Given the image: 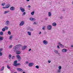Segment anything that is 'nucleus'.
Masks as SVG:
<instances>
[{
    "mask_svg": "<svg viewBox=\"0 0 73 73\" xmlns=\"http://www.w3.org/2000/svg\"><path fill=\"white\" fill-rule=\"evenodd\" d=\"M13 38V36H12V35H11L9 37V38L10 40H12V38Z\"/></svg>",
    "mask_w": 73,
    "mask_h": 73,
    "instance_id": "19",
    "label": "nucleus"
},
{
    "mask_svg": "<svg viewBox=\"0 0 73 73\" xmlns=\"http://www.w3.org/2000/svg\"><path fill=\"white\" fill-rule=\"evenodd\" d=\"M34 13H35V12L33 11V12H32L31 13V14L32 15H34Z\"/></svg>",
    "mask_w": 73,
    "mask_h": 73,
    "instance_id": "31",
    "label": "nucleus"
},
{
    "mask_svg": "<svg viewBox=\"0 0 73 73\" xmlns=\"http://www.w3.org/2000/svg\"><path fill=\"white\" fill-rule=\"evenodd\" d=\"M30 20L31 21H35V20H36V19L31 17L30 18Z\"/></svg>",
    "mask_w": 73,
    "mask_h": 73,
    "instance_id": "8",
    "label": "nucleus"
},
{
    "mask_svg": "<svg viewBox=\"0 0 73 73\" xmlns=\"http://www.w3.org/2000/svg\"><path fill=\"white\" fill-rule=\"evenodd\" d=\"M15 7H11L10 8V10H11V11H14L15 10Z\"/></svg>",
    "mask_w": 73,
    "mask_h": 73,
    "instance_id": "9",
    "label": "nucleus"
},
{
    "mask_svg": "<svg viewBox=\"0 0 73 73\" xmlns=\"http://www.w3.org/2000/svg\"><path fill=\"white\" fill-rule=\"evenodd\" d=\"M40 34H41V32L40 31V33H39V34L40 35Z\"/></svg>",
    "mask_w": 73,
    "mask_h": 73,
    "instance_id": "56",
    "label": "nucleus"
},
{
    "mask_svg": "<svg viewBox=\"0 0 73 73\" xmlns=\"http://www.w3.org/2000/svg\"><path fill=\"white\" fill-rule=\"evenodd\" d=\"M8 35H11V33L10 31H8Z\"/></svg>",
    "mask_w": 73,
    "mask_h": 73,
    "instance_id": "29",
    "label": "nucleus"
},
{
    "mask_svg": "<svg viewBox=\"0 0 73 73\" xmlns=\"http://www.w3.org/2000/svg\"><path fill=\"white\" fill-rule=\"evenodd\" d=\"M17 70H18V71H20V72H22V71H23V69L20 68H17Z\"/></svg>",
    "mask_w": 73,
    "mask_h": 73,
    "instance_id": "12",
    "label": "nucleus"
},
{
    "mask_svg": "<svg viewBox=\"0 0 73 73\" xmlns=\"http://www.w3.org/2000/svg\"><path fill=\"white\" fill-rule=\"evenodd\" d=\"M3 55V54H2V52L0 51V56H1Z\"/></svg>",
    "mask_w": 73,
    "mask_h": 73,
    "instance_id": "38",
    "label": "nucleus"
},
{
    "mask_svg": "<svg viewBox=\"0 0 73 73\" xmlns=\"http://www.w3.org/2000/svg\"><path fill=\"white\" fill-rule=\"evenodd\" d=\"M24 24L25 23L23 21H21L20 24H19V25L20 26H23V25H24Z\"/></svg>",
    "mask_w": 73,
    "mask_h": 73,
    "instance_id": "4",
    "label": "nucleus"
},
{
    "mask_svg": "<svg viewBox=\"0 0 73 73\" xmlns=\"http://www.w3.org/2000/svg\"><path fill=\"white\" fill-rule=\"evenodd\" d=\"M25 14H26V13L24 12L23 14V15L24 16V15H25Z\"/></svg>",
    "mask_w": 73,
    "mask_h": 73,
    "instance_id": "43",
    "label": "nucleus"
},
{
    "mask_svg": "<svg viewBox=\"0 0 73 73\" xmlns=\"http://www.w3.org/2000/svg\"><path fill=\"white\" fill-rule=\"evenodd\" d=\"M20 9L22 12H24L25 11V9L24 8H22V7H20Z\"/></svg>",
    "mask_w": 73,
    "mask_h": 73,
    "instance_id": "7",
    "label": "nucleus"
},
{
    "mask_svg": "<svg viewBox=\"0 0 73 73\" xmlns=\"http://www.w3.org/2000/svg\"><path fill=\"white\" fill-rule=\"evenodd\" d=\"M51 15H52V14L50 12H49L48 13V16L49 17H50V16H51Z\"/></svg>",
    "mask_w": 73,
    "mask_h": 73,
    "instance_id": "24",
    "label": "nucleus"
},
{
    "mask_svg": "<svg viewBox=\"0 0 73 73\" xmlns=\"http://www.w3.org/2000/svg\"><path fill=\"white\" fill-rule=\"evenodd\" d=\"M10 6H11V5L9 4H8L7 5L6 8H9L10 7Z\"/></svg>",
    "mask_w": 73,
    "mask_h": 73,
    "instance_id": "21",
    "label": "nucleus"
},
{
    "mask_svg": "<svg viewBox=\"0 0 73 73\" xmlns=\"http://www.w3.org/2000/svg\"><path fill=\"white\" fill-rule=\"evenodd\" d=\"M71 47H72V48H73V45H71Z\"/></svg>",
    "mask_w": 73,
    "mask_h": 73,
    "instance_id": "57",
    "label": "nucleus"
},
{
    "mask_svg": "<svg viewBox=\"0 0 73 73\" xmlns=\"http://www.w3.org/2000/svg\"><path fill=\"white\" fill-rule=\"evenodd\" d=\"M15 56H12L11 57V59L12 60H13L15 58Z\"/></svg>",
    "mask_w": 73,
    "mask_h": 73,
    "instance_id": "27",
    "label": "nucleus"
},
{
    "mask_svg": "<svg viewBox=\"0 0 73 73\" xmlns=\"http://www.w3.org/2000/svg\"><path fill=\"white\" fill-rule=\"evenodd\" d=\"M3 50V48H1L0 49V52H1Z\"/></svg>",
    "mask_w": 73,
    "mask_h": 73,
    "instance_id": "41",
    "label": "nucleus"
},
{
    "mask_svg": "<svg viewBox=\"0 0 73 73\" xmlns=\"http://www.w3.org/2000/svg\"><path fill=\"white\" fill-rule=\"evenodd\" d=\"M57 72L59 73H60L61 72V70H58Z\"/></svg>",
    "mask_w": 73,
    "mask_h": 73,
    "instance_id": "35",
    "label": "nucleus"
},
{
    "mask_svg": "<svg viewBox=\"0 0 73 73\" xmlns=\"http://www.w3.org/2000/svg\"><path fill=\"white\" fill-rule=\"evenodd\" d=\"M63 11H65V10H63Z\"/></svg>",
    "mask_w": 73,
    "mask_h": 73,
    "instance_id": "60",
    "label": "nucleus"
},
{
    "mask_svg": "<svg viewBox=\"0 0 73 73\" xmlns=\"http://www.w3.org/2000/svg\"><path fill=\"white\" fill-rule=\"evenodd\" d=\"M47 19H48V18H45V20H47Z\"/></svg>",
    "mask_w": 73,
    "mask_h": 73,
    "instance_id": "55",
    "label": "nucleus"
},
{
    "mask_svg": "<svg viewBox=\"0 0 73 73\" xmlns=\"http://www.w3.org/2000/svg\"><path fill=\"white\" fill-rule=\"evenodd\" d=\"M4 67L3 66L1 68V70L2 71L3 70H4Z\"/></svg>",
    "mask_w": 73,
    "mask_h": 73,
    "instance_id": "37",
    "label": "nucleus"
},
{
    "mask_svg": "<svg viewBox=\"0 0 73 73\" xmlns=\"http://www.w3.org/2000/svg\"><path fill=\"white\" fill-rule=\"evenodd\" d=\"M33 65H34V63H30L29 64V67H31V66H32Z\"/></svg>",
    "mask_w": 73,
    "mask_h": 73,
    "instance_id": "6",
    "label": "nucleus"
},
{
    "mask_svg": "<svg viewBox=\"0 0 73 73\" xmlns=\"http://www.w3.org/2000/svg\"><path fill=\"white\" fill-rule=\"evenodd\" d=\"M48 63H50V62H51V61H50V60H48Z\"/></svg>",
    "mask_w": 73,
    "mask_h": 73,
    "instance_id": "48",
    "label": "nucleus"
},
{
    "mask_svg": "<svg viewBox=\"0 0 73 73\" xmlns=\"http://www.w3.org/2000/svg\"><path fill=\"white\" fill-rule=\"evenodd\" d=\"M9 11H6L4 12V14H7V13H9Z\"/></svg>",
    "mask_w": 73,
    "mask_h": 73,
    "instance_id": "18",
    "label": "nucleus"
},
{
    "mask_svg": "<svg viewBox=\"0 0 73 73\" xmlns=\"http://www.w3.org/2000/svg\"><path fill=\"white\" fill-rule=\"evenodd\" d=\"M35 68H37V69H38V68H39V66H38L37 65L35 66Z\"/></svg>",
    "mask_w": 73,
    "mask_h": 73,
    "instance_id": "36",
    "label": "nucleus"
},
{
    "mask_svg": "<svg viewBox=\"0 0 73 73\" xmlns=\"http://www.w3.org/2000/svg\"><path fill=\"white\" fill-rule=\"evenodd\" d=\"M6 25H8L9 24V21H7L6 22Z\"/></svg>",
    "mask_w": 73,
    "mask_h": 73,
    "instance_id": "14",
    "label": "nucleus"
},
{
    "mask_svg": "<svg viewBox=\"0 0 73 73\" xmlns=\"http://www.w3.org/2000/svg\"><path fill=\"white\" fill-rule=\"evenodd\" d=\"M2 31H3V32H5V28L2 29Z\"/></svg>",
    "mask_w": 73,
    "mask_h": 73,
    "instance_id": "30",
    "label": "nucleus"
},
{
    "mask_svg": "<svg viewBox=\"0 0 73 73\" xmlns=\"http://www.w3.org/2000/svg\"><path fill=\"white\" fill-rule=\"evenodd\" d=\"M31 49H29V52H30V51H31Z\"/></svg>",
    "mask_w": 73,
    "mask_h": 73,
    "instance_id": "52",
    "label": "nucleus"
},
{
    "mask_svg": "<svg viewBox=\"0 0 73 73\" xmlns=\"http://www.w3.org/2000/svg\"><path fill=\"white\" fill-rule=\"evenodd\" d=\"M63 18V17L62 16H61L60 17V19H62Z\"/></svg>",
    "mask_w": 73,
    "mask_h": 73,
    "instance_id": "49",
    "label": "nucleus"
},
{
    "mask_svg": "<svg viewBox=\"0 0 73 73\" xmlns=\"http://www.w3.org/2000/svg\"><path fill=\"white\" fill-rule=\"evenodd\" d=\"M17 63V60H15L14 61V65H13L14 66H15V64H16Z\"/></svg>",
    "mask_w": 73,
    "mask_h": 73,
    "instance_id": "16",
    "label": "nucleus"
},
{
    "mask_svg": "<svg viewBox=\"0 0 73 73\" xmlns=\"http://www.w3.org/2000/svg\"><path fill=\"white\" fill-rule=\"evenodd\" d=\"M45 26H44L42 28V29L43 30H45Z\"/></svg>",
    "mask_w": 73,
    "mask_h": 73,
    "instance_id": "40",
    "label": "nucleus"
},
{
    "mask_svg": "<svg viewBox=\"0 0 73 73\" xmlns=\"http://www.w3.org/2000/svg\"><path fill=\"white\" fill-rule=\"evenodd\" d=\"M30 0H27V1H29Z\"/></svg>",
    "mask_w": 73,
    "mask_h": 73,
    "instance_id": "58",
    "label": "nucleus"
},
{
    "mask_svg": "<svg viewBox=\"0 0 73 73\" xmlns=\"http://www.w3.org/2000/svg\"><path fill=\"white\" fill-rule=\"evenodd\" d=\"M43 44H44V45H47V44L48 43V42L45 40H44L43 41Z\"/></svg>",
    "mask_w": 73,
    "mask_h": 73,
    "instance_id": "3",
    "label": "nucleus"
},
{
    "mask_svg": "<svg viewBox=\"0 0 73 73\" xmlns=\"http://www.w3.org/2000/svg\"><path fill=\"white\" fill-rule=\"evenodd\" d=\"M28 7L29 8H31V6H30V5H29V6H28Z\"/></svg>",
    "mask_w": 73,
    "mask_h": 73,
    "instance_id": "53",
    "label": "nucleus"
},
{
    "mask_svg": "<svg viewBox=\"0 0 73 73\" xmlns=\"http://www.w3.org/2000/svg\"><path fill=\"white\" fill-rule=\"evenodd\" d=\"M3 38L2 37H0V41L3 40Z\"/></svg>",
    "mask_w": 73,
    "mask_h": 73,
    "instance_id": "28",
    "label": "nucleus"
},
{
    "mask_svg": "<svg viewBox=\"0 0 73 73\" xmlns=\"http://www.w3.org/2000/svg\"><path fill=\"white\" fill-rule=\"evenodd\" d=\"M27 48V46H24V47H22V50H24L25 49H26V48Z\"/></svg>",
    "mask_w": 73,
    "mask_h": 73,
    "instance_id": "20",
    "label": "nucleus"
},
{
    "mask_svg": "<svg viewBox=\"0 0 73 73\" xmlns=\"http://www.w3.org/2000/svg\"><path fill=\"white\" fill-rule=\"evenodd\" d=\"M52 26H54V27H56V25H57V24H56V23H54L52 24Z\"/></svg>",
    "mask_w": 73,
    "mask_h": 73,
    "instance_id": "15",
    "label": "nucleus"
},
{
    "mask_svg": "<svg viewBox=\"0 0 73 73\" xmlns=\"http://www.w3.org/2000/svg\"><path fill=\"white\" fill-rule=\"evenodd\" d=\"M21 51L18 50L16 52V53L17 54H20L21 53Z\"/></svg>",
    "mask_w": 73,
    "mask_h": 73,
    "instance_id": "13",
    "label": "nucleus"
},
{
    "mask_svg": "<svg viewBox=\"0 0 73 73\" xmlns=\"http://www.w3.org/2000/svg\"><path fill=\"white\" fill-rule=\"evenodd\" d=\"M30 31H33V29L32 28H30L29 29Z\"/></svg>",
    "mask_w": 73,
    "mask_h": 73,
    "instance_id": "32",
    "label": "nucleus"
},
{
    "mask_svg": "<svg viewBox=\"0 0 73 73\" xmlns=\"http://www.w3.org/2000/svg\"><path fill=\"white\" fill-rule=\"evenodd\" d=\"M17 59H21V57L19 55H17Z\"/></svg>",
    "mask_w": 73,
    "mask_h": 73,
    "instance_id": "10",
    "label": "nucleus"
},
{
    "mask_svg": "<svg viewBox=\"0 0 73 73\" xmlns=\"http://www.w3.org/2000/svg\"><path fill=\"white\" fill-rule=\"evenodd\" d=\"M72 4H73V1L72 2Z\"/></svg>",
    "mask_w": 73,
    "mask_h": 73,
    "instance_id": "61",
    "label": "nucleus"
},
{
    "mask_svg": "<svg viewBox=\"0 0 73 73\" xmlns=\"http://www.w3.org/2000/svg\"><path fill=\"white\" fill-rule=\"evenodd\" d=\"M60 46L62 47V48H63V47H64V46L63 45H62V44H61Z\"/></svg>",
    "mask_w": 73,
    "mask_h": 73,
    "instance_id": "42",
    "label": "nucleus"
},
{
    "mask_svg": "<svg viewBox=\"0 0 73 73\" xmlns=\"http://www.w3.org/2000/svg\"><path fill=\"white\" fill-rule=\"evenodd\" d=\"M27 34H28L29 36H31V33L29 32H27Z\"/></svg>",
    "mask_w": 73,
    "mask_h": 73,
    "instance_id": "23",
    "label": "nucleus"
},
{
    "mask_svg": "<svg viewBox=\"0 0 73 73\" xmlns=\"http://www.w3.org/2000/svg\"><path fill=\"white\" fill-rule=\"evenodd\" d=\"M0 35H3V32H0Z\"/></svg>",
    "mask_w": 73,
    "mask_h": 73,
    "instance_id": "33",
    "label": "nucleus"
},
{
    "mask_svg": "<svg viewBox=\"0 0 73 73\" xmlns=\"http://www.w3.org/2000/svg\"><path fill=\"white\" fill-rule=\"evenodd\" d=\"M57 48L58 49H60V47L59 46V45H57Z\"/></svg>",
    "mask_w": 73,
    "mask_h": 73,
    "instance_id": "47",
    "label": "nucleus"
},
{
    "mask_svg": "<svg viewBox=\"0 0 73 73\" xmlns=\"http://www.w3.org/2000/svg\"><path fill=\"white\" fill-rule=\"evenodd\" d=\"M58 69L59 70H61V69H62V67H61V66H60L58 67Z\"/></svg>",
    "mask_w": 73,
    "mask_h": 73,
    "instance_id": "25",
    "label": "nucleus"
},
{
    "mask_svg": "<svg viewBox=\"0 0 73 73\" xmlns=\"http://www.w3.org/2000/svg\"><path fill=\"white\" fill-rule=\"evenodd\" d=\"M29 63V62H28V61H27V62H26V64H28Z\"/></svg>",
    "mask_w": 73,
    "mask_h": 73,
    "instance_id": "44",
    "label": "nucleus"
},
{
    "mask_svg": "<svg viewBox=\"0 0 73 73\" xmlns=\"http://www.w3.org/2000/svg\"><path fill=\"white\" fill-rule=\"evenodd\" d=\"M54 52H55V53L57 54H58V55H59V56H60V54L58 53V51H57V50H55Z\"/></svg>",
    "mask_w": 73,
    "mask_h": 73,
    "instance_id": "5",
    "label": "nucleus"
},
{
    "mask_svg": "<svg viewBox=\"0 0 73 73\" xmlns=\"http://www.w3.org/2000/svg\"><path fill=\"white\" fill-rule=\"evenodd\" d=\"M18 61H20V60H21V59H18Z\"/></svg>",
    "mask_w": 73,
    "mask_h": 73,
    "instance_id": "54",
    "label": "nucleus"
},
{
    "mask_svg": "<svg viewBox=\"0 0 73 73\" xmlns=\"http://www.w3.org/2000/svg\"><path fill=\"white\" fill-rule=\"evenodd\" d=\"M7 67L8 69H11V67H9L8 65L7 66Z\"/></svg>",
    "mask_w": 73,
    "mask_h": 73,
    "instance_id": "34",
    "label": "nucleus"
},
{
    "mask_svg": "<svg viewBox=\"0 0 73 73\" xmlns=\"http://www.w3.org/2000/svg\"><path fill=\"white\" fill-rule=\"evenodd\" d=\"M12 57V55L10 54L9 55V59H11V57Z\"/></svg>",
    "mask_w": 73,
    "mask_h": 73,
    "instance_id": "22",
    "label": "nucleus"
},
{
    "mask_svg": "<svg viewBox=\"0 0 73 73\" xmlns=\"http://www.w3.org/2000/svg\"><path fill=\"white\" fill-rule=\"evenodd\" d=\"M58 44L60 46L61 45V44L60 42L58 43Z\"/></svg>",
    "mask_w": 73,
    "mask_h": 73,
    "instance_id": "50",
    "label": "nucleus"
},
{
    "mask_svg": "<svg viewBox=\"0 0 73 73\" xmlns=\"http://www.w3.org/2000/svg\"><path fill=\"white\" fill-rule=\"evenodd\" d=\"M5 30H8V27L7 26H5Z\"/></svg>",
    "mask_w": 73,
    "mask_h": 73,
    "instance_id": "26",
    "label": "nucleus"
},
{
    "mask_svg": "<svg viewBox=\"0 0 73 73\" xmlns=\"http://www.w3.org/2000/svg\"><path fill=\"white\" fill-rule=\"evenodd\" d=\"M33 24H34V25H35L36 24H36V22H34V23H33Z\"/></svg>",
    "mask_w": 73,
    "mask_h": 73,
    "instance_id": "45",
    "label": "nucleus"
},
{
    "mask_svg": "<svg viewBox=\"0 0 73 73\" xmlns=\"http://www.w3.org/2000/svg\"><path fill=\"white\" fill-rule=\"evenodd\" d=\"M20 46V44H18L17 45L15 46L13 48L14 52H16L19 50V47Z\"/></svg>",
    "mask_w": 73,
    "mask_h": 73,
    "instance_id": "1",
    "label": "nucleus"
},
{
    "mask_svg": "<svg viewBox=\"0 0 73 73\" xmlns=\"http://www.w3.org/2000/svg\"><path fill=\"white\" fill-rule=\"evenodd\" d=\"M62 51L63 52H66L68 51V50L66 49H63L62 50Z\"/></svg>",
    "mask_w": 73,
    "mask_h": 73,
    "instance_id": "11",
    "label": "nucleus"
},
{
    "mask_svg": "<svg viewBox=\"0 0 73 73\" xmlns=\"http://www.w3.org/2000/svg\"><path fill=\"white\" fill-rule=\"evenodd\" d=\"M23 73H25V72H23Z\"/></svg>",
    "mask_w": 73,
    "mask_h": 73,
    "instance_id": "59",
    "label": "nucleus"
},
{
    "mask_svg": "<svg viewBox=\"0 0 73 73\" xmlns=\"http://www.w3.org/2000/svg\"><path fill=\"white\" fill-rule=\"evenodd\" d=\"M13 46L12 45H11L9 46V48H12Z\"/></svg>",
    "mask_w": 73,
    "mask_h": 73,
    "instance_id": "39",
    "label": "nucleus"
},
{
    "mask_svg": "<svg viewBox=\"0 0 73 73\" xmlns=\"http://www.w3.org/2000/svg\"><path fill=\"white\" fill-rule=\"evenodd\" d=\"M52 27L51 25H49L47 27V28L48 30H51Z\"/></svg>",
    "mask_w": 73,
    "mask_h": 73,
    "instance_id": "2",
    "label": "nucleus"
},
{
    "mask_svg": "<svg viewBox=\"0 0 73 73\" xmlns=\"http://www.w3.org/2000/svg\"><path fill=\"white\" fill-rule=\"evenodd\" d=\"M1 5H2V6H4V5H5V3H4V4H2Z\"/></svg>",
    "mask_w": 73,
    "mask_h": 73,
    "instance_id": "46",
    "label": "nucleus"
},
{
    "mask_svg": "<svg viewBox=\"0 0 73 73\" xmlns=\"http://www.w3.org/2000/svg\"><path fill=\"white\" fill-rule=\"evenodd\" d=\"M15 65L14 66H18L19 65H21V64H20V63H17L16 64H15Z\"/></svg>",
    "mask_w": 73,
    "mask_h": 73,
    "instance_id": "17",
    "label": "nucleus"
},
{
    "mask_svg": "<svg viewBox=\"0 0 73 73\" xmlns=\"http://www.w3.org/2000/svg\"><path fill=\"white\" fill-rule=\"evenodd\" d=\"M3 8L4 9H5V8H7V7H3Z\"/></svg>",
    "mask_w": 73,
    "mask_h": 73,
    "instance_id": "51",
    "label": "nucleus"
}]
</instances>
